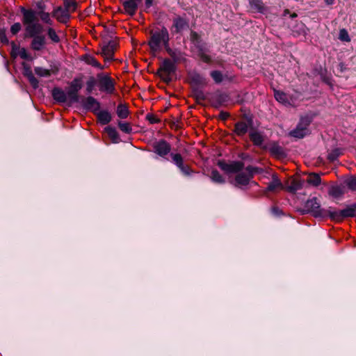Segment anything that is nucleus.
I'll use <instances>...</instances> for the list:
<instances>
[{
	"label": "nucleus",
	"instance_id": "1",
	"mask_svg": "<svg viewBox=\"0 0 356 356\" xmlns=\"http://www.w3.org/2000/svg\"><path fill=\"white\" fill-rule=\"evenodd\" d=\"M22 13L23 22L26 25V31L29 35L31 37L40 35L43 31V27L37 20L36 11L31 9H23Z\"/></svg>",
	"mask_w": 356,
	"mask_h": 356
},
{
	"label": "nucleus",
	"instance_id": "2",
	"mask_svg": "<svg viewBox=\"0 0 356 356\" xmlns=\"http://www.w3.org/2000/svg\"><path fill=\"white\" fill-rule=\"evenodd\" d=\"M169 33L166 28L163 27L160 30L151 32L150 39L149 40V46L154 52L161 50L163 46L165 48L168 47Z\"/></svg>",
	"mask_w": 356,
	"mask_h": 356
},
{
	"label": "nucleus",
	"instance_id": "3",
	"mask_svg": "<svg viewBox=\"0 0 356 356\" xmlns=\"http://www.w3.org/2000/svg\"><path fill=\"white\" fill-rule=\"evenodd\" d=\"M115 81L108 73H98L97 74V85L102 92L112 95L115 92Z\"/></svg>",
	"mask_w": 356,
	"mask_h": 356
},
{
	"label": "nucleus",
	"instance_id": "4",
	"mask_svg": "<svg viewBox=\"0 0 356 356\" xmlns=\"http://www.w3.org/2000/svg\"><path fill=\"white\" fill-rule=\"evenodd\" d=\"M175 70L176 67L174 62L170 59H165L158 70V74L165 82L168 83L172 81L171 76Z\"/></svg>",
	"mask_w": 356,
	"mask_h": 356
},
{
	"label": "nucleus",
	"instance_id": "5",
	"mask_svg": "<svg viewBox=\"0 0 356 356\" xmlns=\"http://www.w3.org/2000/svg\"><path fill=\"white\" fill-rule=\"evenodd\" d=\"M303 213H312L315 217H321L325 214L323 209L321 208L320 202L316 197H313L307 200L302 211Z\"/></svg>",
	"mask_w": 356,
	"mask_h": 356
},
{
	"label": "nucleus",
	"instance_id": "6",
	"mask_svg": "<svg viewBox=\"0 0 356 356\" xmlns=\"http://www.w3.org/2000/svg\"><path fill=\"white\" fill-rule=\"evenodd\" d=\"M310 121L307 118H302L296 128L290 132V136L298 138H303L309 132L307 127Z\"/></svg>",
	"mask_w": 356,
	"mask_h": 356
},
{
	"label": "nucleus",
	"instance_id": "7",
	"mask_svg": "<svg viewBox=\"0 0 356 356\" xmlns=\"http://www.w3.org/2000/svg\"><path fill=\"white\" fill-rule=\"evenodd\" d=\"M218 166L223 171L231 173V172H239L244 168V164L241 161H234L230 163H227L223 161L218 162Z\"/></svg>",
	"mask_w": 356,
	"mask_h": 356
},
{
	"label": "nucleus",
	"instance_id": "8",
	"mask_svg": "<svg viewBox=\"0 0 356 356\" xmlns=\"http://www.w3.org/2000/svg\"><path fill=\"white\" fill-rule=\"evenodd\" d=\"M116 46V42L114 41H110L102 46L100 54L104 57L106 62L113 60Z\"/></svg>",
	"mask_w": 356,
	"mask_h": 356
},
{
	"label": "nucleus",
	"instance_id": "9",
	"mask_svg": "<svg viewBox=\"0 0 356 356\" xmlns=\"http://www.w3.org/2000/svg\"><path fill=\"white\" fill-rule=\"evenodd\" d=\"M273 91L275 99L278 102L285 106H294V100L292 97L281 90L274 89Z\"/></svg>",
	"mask_w": 356,
	"mask_h": 356
},
{
	"label": "nucleus",
	"instance_id": "10",
	"mask_svg": "<svg viewBox=\"0 0 356 356\" xmlns=\"http://www.w3.org/2000/svg\"><path fill=\"white\" fill-rule=\"evenodd\" d=\"M154 149L159 156H165L170 152L171 147L167 141L161 140L154 144Z\"/></svg>",
	"mask_w": 356,
	"mask_h": 356
},
{
	"label": "nucleus",
	"instance_id": "11",
	"mask_svg": "<svg viewBox=\"0 0 356 356\" xmlns=\"http://www.w3.org/2000/svg\"><path fill=\"white\" fill-rule=\"evenodd\" d=\"M246 170H248V172H240L236 175L235 177V181L237 186H243L248 184L250 179L252 177V174L250 171V167L247 168Z\"/></svg>",
	"mask_w": 356,
	"mask_h": 356
},
{
	"label": "nucleus",
	"instance_id": "12",
	"mask_svg": "<svg viewBox=\"0 0 356 356\" xmlns=\"http://www.w3.org/2000/svg\"><path fill=\"white\" fill-rule=\"evenodd\" d=\"M141 0H124L122 5L127 14L133 16L136 14Z\"/></svg>",
	"mask_w": 356,
	"mask_h": 356
},
{
	"label": "nucleus",
	"instance_id": "13",
	"mask_svg": "<svg viewBox=\"0 0 356 356\" xmlns=\"http://www.w3.org/2000/svg\"><path fill=\"white\" fill-rule=\"evenodd\" d=\"M83 106L86 109L90 110L94 113L100 109V103L92 96H89L83 99Z\"/></svg>",
	"mask_w": 356,
	"mask_h": 356
},
{
	"label": "nucleus",
	"instance_id": "14",
	"mask_svg": "<svg viewBox=\"0 0 356 356\" xmlns=\"http://www.w3.org/2000/svg\"><path fill=\"white\" fill-rule=\"evenodd\" d=\"M252 125V122H245V121H239L237 122L234 125V133L240 137L245 136L248 130L250 127Z\"/></svg>",
	"mask_w": 356,
	"mask_h": 356
},
{
	"label": "nucleus",
	"instance_id": "15",
	"mask_svg": "<svg viewBox=\"0 0 356 356\" xmlns=\"http://www.w3.org/2000/svg\"><path fill=\"white\" fill-rule=\"evenodd\" d=\"M53 16L61 23H67L70 19L69 12L61 7H58L54 10Z\"/></svg>",
	"mask_w": 356,
	"mask_h": 356
},
{
	"label": "nucleus",
	"instance_id": "16",
	"mask_svg": "<svg viewBox=\"0 0 356 356\" xmlns=\"http://www.w3.org/2000/svg\"><path fill=\"white\" fill-rule=\"evenodd\" d=\"M304 186V180L293 179L286 186V190L290 193H295L302 189Z\"/></svg>",
	"mask_w": 356,
	"mask_h": 356
},
{
	"label": "nucleus",
	"instance_id": "17",
	"mask_svg": "<svg viewBox=\"0 0 356 356\" xmlns=\"http://www.w3.org/2000/svg\"><path fill=\"white\" fill-rule=\"evenodd\" d=\"M249 136L254 145L259 147L262 145L264 138L261 133L259 132L258 131L252 129L249 132Z\"/></svg>",
	"mask_w": 356,
	"mask_h": 356
},
{
	"label": "nucleus",
	"instance_id": "18",
	"mask_svg": "<svg viewBox=\"0 0 356 356\" xmlns=\"http://www.w3.org/2000/svg\"><path fill=\"white\" fill-rule=\"evenodd\" d=\"M52 97L54 99L59 103H65L67 101L66 92L60 88H54L53 89Z\"/></svg>",
	"mask_w": 356,
	"mask_h": 356
},
{
	"label": "nucleus",
	"instance_id": "19",
	"mask_svg": "<svg viewBox=\"0 0 356 356\" xmlns=\"http://www.w3.org/2000/svg\"><path fill=\"white\" fill-rule=\"evenodd\" d=\"M33 38V40L31 42V47L35 51H40L41 50L44 44H45V38L44 35H35L31 36Z\"/></svg>",
	"mask_w": 356,
	"mask_h": 356
},
{
	"label": "nucleus",
	"instance_id": "20",
	"mask_svg": "<svg viewBox=\"0 0 356 356\" xmlns=\"http://www.w3.org/2000/svg\"><path fill=\"white\" fill-rule=\"evenodd\" d=\"M187 27L188 22L184 18L181 17H177L173 19L172 28L175 29V32H180Z\"/></svg>",
	"mask_w": 356,
	"mask_h": 356
},
{
	"label": "nucleus",
	"instance_id": "21",
	"mask_svg": "<svg viewBox=\"0 0 356 356\" xmlns=\"http://www.w3.org/2000/svg\"><path fill=\"white\" fill-rule=\"evenodd\" d=\"M95 114H96L98 121L102 124H104V125L107 124L111 121L112 117H111V113L108 111H105V110L99 111V110Z\"/></svg>",
	"mask_w": 356,
	"mask_h": 356
},
{
	"label": "nucleus",
	"instance_id": "22",
	"mask_svg": "<svg viewBox=\"0 0 356 356\" xmlns=\"http://www.w3.org/2000/svg\"><path fill=\"white\" fill-rule=\"evenodd\" d=\"M325 214L322 215L321 217H327L329 216L332 220L336 221L342 220V213L341 210H335L330 208L329 209H324Z\"/></svg>",
	"mask_w": 356,
	"mask_h": 356
},
{
	"label": "nucleus",
	"instance_id": "23",
	"mask_svg": "<svg viewBox=\"0 0 356 356\" xmlns=\"http://www.w3.org/2000/svg\"><path fill=\"white\" fill-rule=\"evenodd\" d=\"M283 188V186L280 180L278 179L277 176L275 175H273L272 181L268 184L266 191L273 192L277 189Z\"/></svg>",
	"mask_w": 356,
	"mask_h": 356
},
{
	"label": "nucleus",
	"instance_id": "24",
	"mask_svg": "<svg viewBox=\"0 0 356 356\" xmlns=\"http://www.w3.org/2000/svg\"><path fill=\"white\" fill-rule=\"evenodd\" d=\"M308 31V28L302 22L298 23L293 29V33L295 36L302 35L305 37L307 35Z\"/></svg>",
	"mask_w": 356,
	"mask_h": 356
},
{
	"label": "nucleus",
	"instance_id": "25",
	"mask_svg": "<svg viewBox=\"0 0 356 356\" xmlns=\"http://www.w3.org/2000/svg\"><path fill=\"white\" fill-rule=\"evenodd\" d=\"M83 60L85 61L86 63L90 65L92 67H97L99 70H104L105 66L101 65L98 60L92 55L86 54L83 56Z\"/></svg>",
	"mask_w": 356,
	"mask_h": 356
},
{
	"label": "nucleus",
	"instance_id": "26",
	"mask_svg": "<svg viewBox=\"0 0 356 356\" xmlns=\"http://www.w3.org/2000/svg\"><path fill=\"white\" fill-rule=\"evenodd\" d=\"M250 5L252 9L258 13H264L266 10L262 0H250Z\"/></svg>",
	"mask_w": 356,
	"mask_h": 356
},
{
	"label": "nucleus",
	"instance_id": "27",
	"mask_svg": "<svg viewBox=\"0 0 356 356\" xmlns=\"http://www.w3.org/2000/svg\"><path fill=\"white\" fill-rule=\"evenodd\" d=\"M117 115L120 119H126L129 115L128 106L124 104H120L116 109Z\"/></svg>",
	"mask_w": 356,
	"mask_h": 356
},
{
	"label": "nucleus",
	"instance_id": "28",
	"mask_svg": "<svg viewBox=\"0 0 356 356\" xmlns=\"http://www.w3.org/2000/svg\"><path fill=\"white\" fill-rule=\"evenodd\" d=\"M210 75L214 82L216 83H220L223 80L228 79L230 80V79L228 78L227 75H224L219 70H213L211 71L210 73Z\"/></svg>",
	"mask_w": 356,
	"mask_h": 356
},
{
	"label": "nucleus",
	"instance_id": "29",
	"mask_svg": "<svg viewBox=\"0 0 356 356\" xmlns=\"http://www.w3.org/2000/svg\"><path fill=\"white\" fill-rule=\"evenodd\" d=\"M58 71V70H56L55 71L45 69L42 67H35L34 68V72L36 75L40 76V77H49L51 76V73H56Z\"/></svg>",
	"mask_w": 356,
	"mask_h": 356
},
{
	"label": "nucleus",
	"instance_id": "30",
	"mask_svg": "<svg viewBox=\"0 0 356 356\" xmlns=\"http://www.w3.org/2000/svg\"><path fill=\"white\" fill-rule=\"evenodd\" d=\"M105 131L108 134V137L111 139L113 143H118L120 140L119 134L114 127H106Z\"/></svg>",
	"mask_w": 356,
	"mask_h": 356
},
{
	"label": "nucleus",
	"instance_id": "31",
	"mask_svg": "<svg viewBox=\"0 0 356 356\" xmlns=\"http://www.w3.org/2000/svg\"><path fill=\"white\" fill-rule=\"evenodd\" d=\"M342 218L353 217L356 215V204L348 207L341 210Z\"/></svg>",
	"mask_w": 356,
	"mask_h": 356
},
{
	"label": "nucleus",
	"instance_id": "32",
	"mask_svg": "<svg viewBox=\"0 0 356 356\" xmlns=\"http://www.w3.org/2000/svg\"><path fill=\"white\" fill-rule=\"evenodd\" d=\"M165 49L174 62H179L183 58V55L179 51L172 50L169 46Z\"/></svg>",
	"mask_w": 356,
	"mask_h": 356
},
{
	"label": "nucleus",
	"instance_id": "33",
	"mask_svg": "<svg viewBox=\"0 0 356 356\" xmlns=\"http://www.w3.org/2000/svg\"><path fill=\"white\" fill-rule=\"evenodd\" d=\"M211 179H212L213 181L216 183L222 184L225 182V179L216 170H213L211 171Z\"/></svg>",
	"mask_w": 356,
	"mask_h": 356
},
{
	"label": "nucleus",
	"instance_id": "34",
	"mask_svg": "<svg viewBox=\"0 0 356 356\" xmlns=\"http://www.w3.org/2000/svg\"><path fill=\"white\" fill-rule=\"evenodd\" d=\"M307 183L312 184L314 186H318L320 185L321 179L319 175L316 174H311L307 180Z\"/></svg>",
	"mask_w": 356,
	"mask_h": 356
},
{
	"label": "nucleus",
	"instance_id": "35",
	"mask_svg": "<svg viewBox=\"0 0 356 356\" xmlns=\"http://www.w3.org/2000/svg\"><path fill=\"white\" fill-rule=\"evenodd\" d=\"M344 183L348 188L353 191H356V176H350L346 179Z\"/></svg>",
	"mask_w": 356,
	"mask_h": 356
},
{
	"label": "nucleus",
	"instance_id": "36",
	"mask_svg": "<svg viewBox=\"0 0 356 356\" xmlns=\"http://www.w3.org/2000/svg\"><path fill=\"white\" fill-rule=\"evenodd\" d=\"M343 189L341 186H332L330 190V195L334 197H339L343 194Z\"/></svg>",
	"mask_w": 356,
	"mask_h": 356
},
{
	"label": "nucleus",
	"instance_id": "37",
	"mask_svg": "<svg viewBox=\"0 0 356 356\" xmlns=\"http://www.w3.org/2000/svg\"><path fill=\"white\" fill-rule=\"evenodd\" d=\"M191 79L192 82L197 85H203L206 83L205 79L198 73L191 74Z\"/></svg>",
	"mask_w": 356,
	"mask_h": 356
},
{
	"label": "nucleus",
	"instance_id": "38",
	"mask_svg": "<svg viewBox=\"0 0 356 356\" xmlns=\"http://www.w3.org/2000/svg\"><path fill=\"white\" fill-rule=\"evenodd\" d=\"M118 124L119 129L125 134H130L132 131V128L128 122L119 121Z\"/></svg>",
	"mask_w": 356,
	"mask_h": 356
},
{
	"label": "nucleus",
	"instance_id": "39",
	"mask_svg": "<svg viewBox=\"0 0 356 356\" xmlns=\"http://www.w3.org/2000/svg\"><path fill=\"white\" fill-rule=\"evenodd\" d=\"M37 13V18L38 17V16L40 17V19L45 23L48 24H52V21L51 19H50V15L48 13H45V12H43V11H39V12H36Z\"/></svg>",
	"mask_w": 356,
	"mask_h": 356
},
{
	"label": "nucleus",
	"instance_id": "40",
	"mask_svg": "<svg viewBox=\"0 0 356 356\" xmlns=\"http://www.w3.org/2000/svg\"><path fill=\"white\" fill-rule=\"evenodd\" d=\"M66 94L67 96V99H69L72 102H78V91H75L74 89L69 88Z\"/></svg>",
	"mask_w": 356,
	"mask_h": 356
},
{
	"label": "nucleus",
	"instance_id": "41",
	"mask_svg": "<svg viewBox=\"0 0 356 356\" xmlns=\"http://www.w3.org/2000/svg\"><path fill=\"white\" fill-rule=\"evenodd\" d=\"M172 157V162L179 168L180 167L183 163V158L181 156L180 154H173L172 153L170 154Z\"/></svg>",
	"mask_w": 356,
	"mask_h": 356
},
{
	"label": "nucleus",
	"instance_id": "42",
	"mask_svg": "<svg viewBox=\"0 0 356 356\" xmlns=\"http://www.w3.org/2000/svg\"><path fill=\"white\" fill-rule=\"evenodd\" d=\"M16 54L23 59L29 60H32V58L24 48H17V52Z\"/></svg>",
	"mask_w": 356,
	"mask_h": 356
},
{
	"label": "nucleus",
	"instance_id": "43",
	"mask_svg": "<svg viewBox=\"0 0 356 356\" xmlns=\"http://www.w3.org/2000/svg\"><path fill=\"white\" fill-rule=\"evenodd\" d=\"M48 35L52 42L58 43L60 41V38L56 33L55 30L52 28L48 29Z\"/></svg>",
	"mask_w": 356,
	"mask_h": 356
},
{
	"label": "nucleus",
	"instance_id": "44",
	"mask_svg": "<svg viewBox=\"0 0 356 356\" xmlns=\"http://www.w3.org/2000/svg\"><path fill=\"white\" fill-rule=\"evenodd\" d=\"M65 9L69 11H74L76 7V3L74 0H65Z\"/></svg>",
	"mask_w": 356,
	"mask_h": 356
},
{
	"label": "nucleus",
	"instance_id": "45",
	"mask_svg": "<svg viewBox=\"0 0 356 356\" xmlns=\"http://www.w3.org/2000/svg\"><path fill=\"white\" fill-rule=\"evenodd\" d=\"M339 38L340 40L344 41V42H350V38L349 37L348 33L344 29L340 30Z\"/></svg>",
	"mask_w": 356,
	"mask_h": 356
},
{
	"label": "nucleus",
	"instance_id": "46",
	"mask_svg": "<svg viewBox=\"0 0 356 356\" xmlns=\"http://www.w3.org/2000/svg\"><path fill=\"white\" fill-rule=\"evenodd\" d=\"M95 84H97V81H95V79L93 77H91L86 82V90L88 93H90L92 92Z\"/></svg>",
	"mask_w": 356,
	"mask_h": 356
},
{
	"label": "nucleus",
	"instance_id": "47",
	"mask_svg": "<svg viewBox=\"0 0 356 356\" xmlns=\"http://www.w3.org/2000/svg\"><path fill=\"white\" fill-rule=\"evenodd\" d=\"M340 154H341V152H340V150L339 149H334L330 153H329V154L327 156V159L330 161H335L339 157Z\"/></svg>",
	"mask_w": 356,
	"mask_h": 356
},
{
	"label": "nucleus",
	"instance_id": "48",
	"mask_svg": "<svg viewBox=\"0 0 356 356\" xmlns=\"http://www.w3.org/2000/svg\"><path fill=\"white\" fill-rule=\"evenodd\" d=\"M30 84L34 88H37L38 87L39 81L34 76L33 74H29V77H27Z\"/></svg>",
	"mask_w": 356,
	"mask_h": 356
},
{
	"label": "nucleus",
	"instance_id": "49",
	"mask_svg": "<svg viewBox=\"0 0 356 356\" xmlns=\"http://www.w3.org/2000/svg\"><path fill=\"white\" fill-rule=\"evenodd\" d=\"M82 86L78 79L73 80L71 83L70 88L74 89L75 91H78L81 88Z\"/></svg>",
	"mask_w": 356,
	"mask_h": 356
},
{
	"label": "nucleus",
	"instance_id": "50",
	"mask_svg": "<svg viewBox=\"0 0 356 356\" xmlns=\"http://www.w3.org/2000/svg\"><path fill=\"white\" fill-rule=\"evenodd\" d=\"M179 169L185 175H189L192 172L190 167L188 165H184V163L180 167H179Z\"/></svg>",
	"mask_w": 356,
	"mask_h": 356
},
{
	"label": "nucleus",
	"instance_id": "51",
	"mask_svg": "<svg viewBox=\"0 0 356 356\" xmlns=\"http://www.w3.org/2000/svg\"><path fill=\"white\" fill-rule=\"evenodd\" d=\"M21 24L19 23H15L10 28V31L13 35L17 34L21 30Z\"/></svg>",
	"mask_w": 356,
	"mask_h": 356
},
{
	"label": "nucleus",
	"instance_id": "52",
	"mask_svg": "<svg viewBox=\"0 0 356 356\" xmlns=\"http://www.w3.org/2000/svg\"><path fill=\"white\" fill-rule=\"evenodd\" d=\"M146 118L151 124H156L159 122V119L152 114L147 115Z\"/></svg>",
	"mask_w": 356,
	"mask_h": 356
},
{
	"label": "nucleus",
	"instance_id": "53",
	"mask_svg": "<svg viewBox=\"0 0 356 356\" xmlns=\"http://www.w3.org/2000/svg\"><path fill=\"white\" fill-rule=\"evenodd\" d=\"M23 67H24V74L25 76L29 77V74H33L31 67L26 64L25 63H23Z\"/></svg>",
	"mask_w": 356,
	"mask_h": 356
},
{
	"label": "nucleus",
	"instance_id": "54",
	"mask_svg": "<svg viewBox=\"0 0 356 356\" xmlns=\"http://www.w3.org/2000/svg\"><path fill=\"white\" fill-rule=\"evenodd\" d=\"M200 58L204 63H209L211 62V57L204 53L200 54Z\"/></svg>",
	"mask_w": 356,
	"mask_h": 356
},
{
	"label": "nucleus",
	"instance_id": "55",
	"mask_svg": "<svg viewBox=\"0 0 356 356\" xmlns=\"http://www.w3.org/2000/svg\"><path fill=\"white\" fill-rule=\"evenodd\" d=\"M271 152L273 153H280L281 151V148L277 145H273L271 149Z\"/></svg>",
	"mask_w": 356,
	"mask_h": 356
},
{
	"label": "nucleus",
	"instance_id": "56",
	"mask_svg": "<svg viewBox=\"0 0 356 356\" xmlns=\"http://www.w3.org/2000/svg\"><path fill=\"white\" fill-rule=\"evenodd\" d=\"M153 0H145V6L147 8H150L152 6Z\"/></svg>",
	"mask_w": 356,
	"mask_h": 356
},
{
	"label": "nucleus",
	"instance_id": "57",
	"mask_svg": "<svg viewBox=\"0 0 356 356\" xmlns=\"http://www.w3.org/2000/svg\"><path fill=\"white\" fill-rule=\"evenodd\" d=\"M191 38L192 40H197L198 38V34L195 32H192L191 33Z\"/></svg>",
	"mask_w": 356,
	"mask_h": 356
},
{
	"label": "nucleus",
	"instance_id": "58",
	"mask_svg": "<svg viewBox=\"0 0 356 356\" xmlns=\"http://www.w3.org/2000/svg\"><path fill=\"white\" fill-rule=\"evenodd\" d=\"M327 5H332L334 3V0H324Z\"/></svg>",
	"mask_w": 356,
	"mask_h": 356
},
{
	"label": "nucleus",
	"instance_id": "59",
	"mask_svg": "<svg viewBox=\"0 0 356 356\" xmlns=\"http://www.w3.org/2000/svg\"><path fill=\"white\" fill-rule=\"evenodd\" d=\"M290 11L288 9H285L284 10V16H286V15L289 14Z\"/></svg>",
	"mask_w": 356,
	"mask_h": 356
},
{
	"label": "nucleus",
	"instance_id": "60",
	"mask_svg": "<svg viewBox=\"0 0 356 356\" xmlns=\"http://www.w3.org/2000/svg\"><path fill=\"white\" fill-rule=\"evenodd\" d=\"M297 17V14H296V13H292V14L291 15V18H295V17Z\"/></svg>",
	"mask_w": 356,
	"mask_h": 356
}]
</instances>
